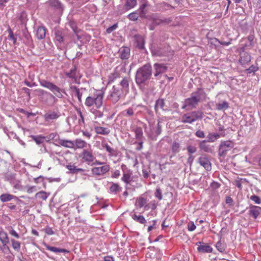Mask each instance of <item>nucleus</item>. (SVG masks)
<instances>
[{"instance_id":"nucleus-1","label":"nucleus","mask_w":261,"mask_h":261,"mask_svg":"<svg viewBox=\"0 0 261 261\" xmlns=\"http://www.w3.org/2000/svg\"><path fill=\"white\" fill-rule=\"evenodd\" d=\"M104 92L100 90H94L86 97L85 101V106L89 109L91 108L100 109L103 104Z\"/></svg>"},{"instance_id":"nucleus-2","label":"nucleus","mask_w":261,"mask_h":261,"mask_svg":"<svg viewBox=\"0 0 261 261\" xmlns=\"http://www.w3.org/2000/svg\"><path fill=\"white\" fill-rule=\"evenodd\" d=\"M152 74V68L149 64H146L139 68L136 74V82L138 85L141 86L147 80H148Z\"/></svg>"},{"instance_id":"nucleus-3","label":"nucleus","mask_w":261,"mask_h":261,"mask_svg":"<svg viewBox=\"0 0 261 261\" xmlns=\"http://www.w3.org/2000/svg\"><path fill=\"white\" fill-rule=\"evenodd\" d=\"M205 97V93L201 88H198L195 92L192 93L190 97L185 100V104L183 107L185 108L189 107L191 108H195L200 100Z\"/></svg>"},{"instance_id":"nucleus-4","label":"nucleus","mask_w":261,"mask_h":261,"mask_svg":"<svg viewBox=\"0 0 261 261\" xmlns=\"http://www.w3.org/2000/svg\"><path fill=\"white\" fill-rule=\"evenodd\" d=\"M40 83L42 87L49 89L57 97L62 98L63 97V93H64V90L56 85L46 80H42Z\"/></svg>"},{"instance_id":"nucleus-5","label":"nucleus","mask_w":261,"mask_h":261,"mask_svg":"<svg viewBox=\"0 0 261 261\" xmlns=\"http://www.w3.org/2000/svg\"><path fill=\"white\" fill-rule=\"evenodd\" d=\"M125 94L119 86L115 85L110 91L108 98L113 103H115Z\"/></svg>"},{"instance_id":"nucleus-6","label":"nucleus","mask_w":261,"mask_h":261,"mask_svg":"<svg viewBox=\"0 0 261 261\" xmlns=\"http://www.w3.org/2000/svg\"><path fill=\"white\" fill-rule=\"evenodd\" d=\"M203 113L201 111H193L184 114L182 117L181 122L192 123L198 119L202 118Z\"/></svg>"},{"instance_id":"nucleus-7","label":"nucleus","mask_w":261,"mask_h":261,"mask_svg":"<svg viewBox=\"0 0 261 261\" xmlns=\"http://www.w3.org/2000/svg\"><path fill=\"white\" fill-rule=\"evenodd\" d=\"M234 143L230 140L221 141L219 148V154L224 156L228 151L230 150L234 147Z\"/></svg>"},{"instance_id":"nucleus-8","label":"nucleus","mask_w":261,"mask_h":261,"mask_svg":"<svg viewBox=\"0 0 261 261\" xmlns=\"http://www.w3.org/2000/svg\"><path fill=\"white\" fill-rule=\"evenodd\" d=\"M80 157L89 165L92 164L95 160V156L91 150L84 149L81 153Z\"/></svg>"},{"instance_id":"nucleus-9","label":"nucleus","mask_w":261,"mask_h":261,"mask_svg":"<svg viewBox=\"0 0 261 261\" xmlns=\"http://www.w3.org/2000/svg\"><path fill=\"white\" fill-rule=\"evenodd\" d=\"M61 115L58 111H49L44 115L43 117L45 122L49 123L58 119Z\"/></svg>"},{"instance_id":"nucleus-10","label":"nucleus","mask_w":261,"mask_h":261,"mask_svg":"<svg viewBox=\"0 0 261 261\" xmlns=\"http://www.w3.org/2000/svg\"><path fill=\"white\" fill-rule=\"evenodd\" d=\"M110 166L108 165H103L101 167H94L91 171L93 174L96 175H103L110 170Z\"/></svg>"},{"instance_id":"nucleus-11","label":"nucleus","mask_w":261,"mask_h":261,"mask_svg":"<svg viewBox=\"0 0 261 261\" xmlns=\"http://www.w3.org/2000/svg\"><path fill=\"white\" fill-rule=\"evenodd\" d=\"M56 145L62 146L66 148H73L74 147V143L73 141L65 140L63 139H58L56 140Z\"/></svg>"},{"instance_id":"nucleus-12","label":"nucleus","mask_w":261,"mask_h":261,"mask_svg":"<svg viewBox=\"0 0 261 261\" xmlns=\"http://www.w3.org/2000/svg\"><path fill=\"white\" fill-rule=\"evenodd\" d=\"M198 162L206 170L210 171L211 170V164L209 159L206 156L203 155L199 158Z\"/></svg>"},{"instance_id":"nucleus-13","label":"nucleus","mask_w":261,"mask_h":261,"mask_svg":"<svg viewBox=\"0 0 261 261\" xmlns=\"http://www.w3.org/2000/svg\"><path fill=\"white\" fill-rule=\"evenodd\" d=\"M101 149H105L108 152L110 156H116L117 155V150L111 147L105 141L101 142Z\"/></svg>"},{"instance_id":"nucleus-14","label":"nucleus","mask_w":261,"mask_h":261,"mask_svg":"<svg viewBox=\"0 0 261 261\" xmlns=\"http://www.w3.org/2000/svg\"><path fill=\"white\" fill-rule=\"evenodd\" d=\"M121 169L123 171V176L121 178L122 180L126 184L129 183L132 173L127 169L126 166L125 165L123 164L121 165Z\"/></svg>"},{"instance_id":"nucleus-15","label":"nucleus","mask_w":261,"mask_h":261,"mask_svg":"<svg viewBox=\"0 0 261 261\" xmlns=\"http://www.w3.org/2000/svg\"><path fill=\"white\" fill-rule=\"evenodd\" d=\"M240 52V59L239 62L242 65H246L251 61V56L246 51H239Z\"/></svg>"},{"instance_id":"nucleus-16","label":"nucleus","mask_w":261,"mask_h":261,"mask_svg":"<svg viewBox=\"0 0 261 261\" xmlns=\"http://www.w3.org/2000/svg\"><path fill=\"white\" fill-rule=\"evenodd\" d=\"M155 69L154 76L158 77L160 74H162L167 69V66L163 64L155 63L154 64Z\"/></svg>"},{"instance_id":"nucleus-17","label":"nucleus","mask_w":261,"mask_h":261,"mask_svg":"<svg viewBox=\"0 0 261 261\" xmlns=\"http://www.w3.org/2000/svg\"><path fill=\"white\" fill-rule=\"evenodd\" d=\"M116 86H119L120 89L123 91V92L126 94L129 89V84H128V80L127 77L123 78L122 81L120 82V83L117 85Z\"/></svg>"},{"instance_id":"nucleus-18","label":"nucleus","mask_w":261,"mask_h":261,"mask_svg":"<svg viewBox=\"0 0 261 261\" xmlns=\"http://www.w3.org/2000/svg\"><path fill=\"white\" fill-rule=\"evenodd\" d=\"M261 212V207L258 206L251 205L249 207V215L256 219Z\"/></svg>"},{"instance_id":"nucleus-19","label":"nucleus","mask_w":261,"mask_h":261,"mask_svg":"<svg viewBox=\"0 0 261 261\" xmlns=\"http://www.w3.org/2000/svg\"><path fill=\"white\" fill-rule=\"evenodd\" d=\"M199 147L201 150L206 152L212 153L213 151V147L207 144L205 141H202L200 142Z\"/></svg>"},{"instance_id":"nucleus-20","label":"nucleus","mask_w":261,"mask_h":261,"mask_svg":"<svg viewBox=\"0 0 261 261\" xmlns=\"http://www.w3.org/2000/svg\"><path fill=\"white\" fill-rule=\"evenodd\" d=\"M44 246L46 247V248L50 251L55 252V253H68L69 251L65 249H62V248H59L55 247H52L48 245H47L46 243H43Z\"/></svg>"},{"instance_id":"nucleus-21","label":"nucleus","mask_w":261,"mask_h":261,"mask_svg":"<svg viewBox=\"0 0 261 261\" xmlns=\"http://www.w3.org/2000/svg\"><path fill=\"white\" fill-rule=\"evenodd\" d=\"M120 58L124 59H127L129 57L130 49L128 47H122L119 50Z\"/></svg>"},{"instance_id":"nucleus-22","label":"nucleus","mask_w":261,"mask_h":261,"mask_svg":"<svg viewBox=\"0 0 261 261\" xmlns=\"http://www.w3.org/2000/svg\"><path fill=\"white\" fill-rule=\"evenodd\" d=\"M131 217L134 221L142 224L145 225L147 222L144 216L140 215H137L136 213L132 214Z\"/></svg>"},{"instance_id":"nucleus-23","label":"nucleus","mask_w":261,"mask_h":261,"mask_svg":"<svg viewBox=\"0 0 261 261\" xmlns=\"http://www.w3.org/2000/svg\"><path fill=\"white\" fill-rule=\"evenodd\" d=\"M70 89L72 91V96L77 97L79 101L82 102V93L80 91V89L74 86H71Z\"/></svg>"},{"instance_id":"nucleus-24","label":"nucleus","mask_w":261,"mask_h":261,"mask_svg":"<svg viewBox=\"0 0 261 261\" xmlns=\"http://www.w3.org/2000/svg\"><path fill=\"white\" fill-rule=\"evenodd\" d=\"M137 106L135 105H133L130 107L128 109L124 110L122 113L123 116L127 117V116H132L134 114L135 112L137 110Z\"/></svg>"},{"instance_id":"nucleus-25","label":"nucleus","mask_w":261,"mask_h":261,"mask_svg":"<svg viewBox=\"0 0 261 261\" xmlns=\"http://www.w3.org/2000/svg\"><path fill=\"white\" fill-rule=\"evenodd\" d=\"M221 136L224 137L225 134L223 133H210L207 136V138L209 142H214Z\"/></svg>"},{"instance_id":"nucleus-26","label":"nucleus","mask_w":261,"mask_h":261,"mask_svg":"<svg viewBox=\"0 0 261 261\" xmlns=\"http://www.w3.org/2000/svg\"><path fill=\"white\" fill-rule=\"evenodd\" d=\"M95 131L96 134L103 135H107L110 132V130L109 128L101 126L95 127Z\"/></svg>"},{"instance_id":"nucleus-27","label":"nucleus","mask_w":261,"mask_h":261,"mask_svg":"<svg viewBox=\"0 0 261 261\" xmlns=\"http://www.w3.org/2000/svg\"><path fill=\"white\" fill-rule=\"evenodd\" d=\"M46 34V29L43 27H40L36 31V36L38 39H43Z\"/></svg>"},{"instance_id":"nucleus-28","label":"nucleus","mask_w":261,"mask_h":261,"mask_svg":"<svg viewBox=\"0 0 261 261\" xmlns=\"http://www.w3.org/2000/svg\"><path fill=\"white\" fill-rule=\"evenodd\" d=\"M95 108L89 109L90 112L92 113L95 117V119L101 118L103 116V112Z\"/></svg>"},{"instance_id":"nucleus-29","label":"nucleus","mask_w":261,"mask_h":261,"mask_svg":"<svg viewBox=\"0 0 261 261\" xmlns=\"http://www.w3.org/2000/svg\"><path fill=\"white\" fill-rule=\"evenodd\" d=\"M146 203V199L144 197H141L136 200L135 205L136 206L138 207L139 208H141L142 207H145V206L147 205Z\"/></svg>"},{"instance_id":"nucleus-30","label":"nucleus","mask_w":261,"mask_h":261,"mask_svg":"<svg viewBox=\"0 0 261 261\" xmlns=\"http://www.w3.org/2000/svg\"><path fill=\"white\" fill-rule=\"evenodd\" d=\"M135 137L137 140H142L144 138L143 135V130L141 127H138L135 130Z\"/></svg>"},{"instance_id":"nucleus-31","label":"nucleus","mask_w":261,"mask_h":261,"mask_svg":"<svg viewBox=\"0 0 261 261\" xmlns=\"http://www.w3.org/2000/svg\"><path fill=\"white\" fill-rule=\"evenodd\" d=\"M73 142L74 143V146H76L77 148H83L87 145V143L81 139H76Z\"/></svg>"},{"instance_id":"nucleus-32","label":"nucleus","mask_w":261,"mask_h":261,"mask_svg":"<svg viewBox=\"0 0 261 261\" xmlns=\"http://www.w3.org/2000/svg\"><path fill=\"white\" fill-rule=\"evenodd\" d=\"M137 4V0H126L125 4V8L127 10L134 8Z\"/></svg>"},{"instance_id":"nucleus-33","label":"nucleus","mask_w":261,"mask_h":261,"mask_svg":"<svg viewBox=\"0 0 261 261\" xmlns=\"http://www.w3.org/2000/svg\"><path fill=\"white\" fill-rule=\"evenodd\" d=\"M198 250L202 252H212L213 248L209 245H200L198 247Z\"/></svg>"},{"instance_id":"nucleus-34","label":"nucleus","mask_w":261,"mask_h":261,"mask_svg":"<svg viewBox=\"0 0 261 261\" xmlns=\"http://www.w3.org/2000/svg\"><path fill=\"white\" fill-rule=\"evenodd\" d=\"M238 28L242 32H246L248 28V23L245 20H242L239 23Z\"/></svg>"},{"instance_id":"nucleus-35","label":"nucleus","mask_w":261,"mask_h":261,"mask_svg":"<svg viewBox=\"0 0 261 261\" xmlns=\"http://www.w3.org/2000/svg\"><path fill=\"white\" fill-rule=\"evenodd\" d=\"M165 105L164 100L163 99H159L156 101L155 105V110L157 111L159 109L164 110Z\"/></svg>"},{"instance_id":"nucleus-36","label":"nucleus","mask_w":261,"mask_h":261,"mask_svg":"<svg viewBox=\"0 0 261 261\" xmlns=\"http://www.w3.org/2000/svg\"><path fill=\"white\" fill-rule=\"evenodd\" d=\"M14 197V196L9 194H4L0 196V199L2 202H7L10 201Z\"/></svg>"},{"instance_id":"nucleus-37","label":"nucleus","mask_w":261,"mask_h":261,"mask_svg":"<svg viewBox=\"0 0 261 261\" xmlns=\"http://www.w3.org/2000/svg\"><path fill=\"white\" fill-rule=\"evenodd\" d=\"M55 38L56 41L60 43L63 42L64 41V35L60 31H57L55 33Z\"/></svg>"},{"instance_id":"nucleus-38","label":"nucleus","mask_w":261,"mask_h":261,"mask_svg":"<svg viewBox=\"0 0 261 261\" xmlns=\"http://www.w3.org/2000/svg\"><path fill=\"white\" fill-rule=\"evenodd\" d=\"M216 247L217 250L220 252H223L225 251L226 248V244L221 241H218L216 244Z\"/></svg>"},{"instance_id":"nucleus-39","label":"nucleus","mask_w":261,"mask_h":261,"mask_svg":"<svg viewBox=\"0 0 261 261\" xmlns=\"http://www.w3.org/2000/svg\"><path fill=\"white\" fill-rule=\"evenodd\" d=\"M32 139L37 144H40L44 141L45 140V137L41 135L33 136H32Z\"/></svg>"},{"instance_id":"nucleus-40","label":"nucleus","mask_w":261,"mask_h":261,"mask_svg":"<svg viewBox=\"0 0 261 261\" xmlns=\"http://www.w3.org/2000/svg\"><path fill=\"white\" fill-rule=\"evenodd\" d=\"M216 107L218 110H226L228 108V103L226 101H224L222 103L216 104Z\"/></svg>"},{"instance_id":"nucleus-41","label":"nucleus","mask_w":261,"mask_h":261,"mask_svg":"<svg viewBox=\"0 0 261 261\" xmlns=\"http://www.w3.org/2000/svg\"><path fill=\"white\" fill-rule=\"evenodd\" d=\"M121 188L117 184H113L110 187V191L111 193H117L120 191Z\"/></svg>"},{"instance_id":"nucleus-42","label":"nucleus","mask_w":261,"mask_h":261,"mask_svg":"<svg viewBox=\"0 0 261 261\" xmlns=\"http://www.w3.org/2000/svg\"><path fill=\"white\" fill-rule=\"evenodd\" d=\"M8 242V239L7 234L4 232H0V243L3 244Z\"/></svg>"},{"instance_id":"nucleus-43","label":"nucleus","mask_w":261,"mask_h":261,"mask_svg":"<svg viewBox=\"0 0 261 261\" xmlns=\"http://www.w3.org/2000/svg\"><path fill=\"white\" fill-rule=\"evenodd\" d=\"M36 196L44 200H45L48 197L46 193L44 191H40L39 192H38L37 193H36Z\"/></svg>"},{"instance_id":"nucleus-44","label":"nucleus","mask_w":261,"mask_h":261,"mask_svg":"<svg viewBox=\"0 0 261 261\" xmlns=\"http://www.w3.org/2000/svg\"><path fill=\"white\" fill-rule=\"evenodd\" d=\"M156 207V204L155 201H151L147 205L145 206V210L147 211L149 209L155 210Z\"/></svg>"},{"instance_id":"nucleus-45","label":"nucleus","mask_w":261,"mask_h":261,"mask_svg":"<svg viewBox=\"0 0 261 261\" xmlns=\"http://www.w3.org/2000/svg\"><path fill=\"white\" fill-rule=\"evenodd\" d=\"M258 70V67L257 65H252L249 68L246 70L247 73L250 74L251 73H254Z\"/></svg>"},{"instance_id":"nucleus-46","label":"nucleus","mask_w":261,"mask_h":261,"mask_svg":"<svg viewBox=\"0 0 261 261\" xmlns=\"http://www.w3.org/2000/svg\"><path fill=\"white\" fill-rule=\"evenodd\" d=\"M0 248L5 254H9L10 252L9 247L7 245V243H4L3 244L0 243Z\"/></svg>"},{"instance_id":"nucleus-47","label":"nucleus","mask_w":261,"mask_h":261,"mask_svg":"<svg viewBox=\"0 0 261 261\" xmlns=\"http://www.w3.org/2000/svg\"><path fill=\"white\" fill-rule=\"evenodd\" d=\"M254 38V36L253 35L250 34L249 35L247 39L249 41V45L248 46L250 47V48H252L254 46V43H253V40Z\"/></svg>"},{"instance_id":"nucleus-48","label":"nucleus","mask_w":261,"mask_h":261,"mask_svg":"<svg viewBox=\"0 0 261 261\" xmlns=\"http://www.w3.org/2000/svg\"><path fill=\"white\" fill-rule=\"evenodd\" d=\"M146 7V5L145 4H142L139 8V11L140 12V15L141 17H144L145 15V12L144 11V9Z\"/></svg>"},{"instance_id":"nucleus-49","label":"nucleus","mask_w":261,"mask_h":261,"mask_svg":"<svg viewBox=\"0 0 261 261\" xmlns=\"http://www.w3.org/2000/svg\"><path fill=\"white\" fill-rule=\"evenodd\" d=\"M179 144L176 142H174L173 143L172 145V151L176 153L179 151Z\"/></svg>"},{"instance_id":"nucleus-50","label":"nucleus","mask_w":261,"mask_h":261,"mask_svg":"<svg viewBox=\"0 0 261 261\" xmlns=\"http://www.w3.org/2000/svg\"><path fill=\"white\" fill-rule=\"evenodd\" d=\"M250 199L256 204L261 203V199L258 196L255 195H252L250 197Z\"/></svg>"},{"instance_id":"nucleus-51","label":"nucleus","mask_w":261,"mask_h":261,"mask_svg":"<svg viewBox=\"0 0 261 261\" xmlns=\"http://www.w3.org/2000/svg\"><path fill=\"white\" fill-rule=\"evenodd\" d=\"M66 168L70 171L71 173H76L77 167L74 165H68Z\"/></svg>"},{"instance_id":"nucleus-52","label":"nucleus","mask_w":261,"mask_h":261,"mask_svg":"<svg viewBox=\"0 0 261 261\" xmlns=\"http://www.w3.org/2000/svg\"><path fill=\"white\" fill-rule=\"evenodd\" d=\"M128 17L130 20L135 21L138 19V16L136 12H133L128 15Z\"/></svg>"},{"instance_id":"nucleus-53","label":"nucleus","mask_w":261,"mask_h":261,"mask_svg":"<svg viewBox=\"0 0 261 261\" xmlns=\"http://www.w3.org/2000/svg\"><path fill=\"white\" fill-rule=\"evenodd\" d=\"M43 231L48 235H53L55 234V232L53 231V229L48 226L44 228Z\"/></svg>"},{"instance_id":"nucleus-54","label":"nucleus","mask_w":261,"mask_h":261,"mask_svg":"<svg viewBox=\"0 0 261 261\" xmlns=\"http://www.w3.org/2000/svg\"><path fill=\"white\" fill-rule=\"evenodd\" d=\"M196 225L192 221H190L188 224V229L190 231H194L196 229Z\"/></svg>"},{"instance_id":"nucleus-55","label":"nucleus","mask_w":261,"mask_h":261,"mask_svg":"<svg viewBox=\"0 0 261 261\" xmlns=\"http://www.w3.org/2000/svg\"><path fill=\"white\" fill-rule=\"evenodd\" d=\"M155 196L159 200H161L162 199V192L160 188H156L155 192Z\"/></svg>"},{"instance_id":"nucleus-56","label":"nucleus","mask_w":261,"mask_h":261,"mask_svg":"<svg viewBox=\"0 0 261 261\" xmlns=\"http://www.w3.org/2000/svg\"><path fill=\"white\" fill-rule=\"evenodd\" d=\"M18 112L22 113L24 116L27 117V118L29 117L30 116L33 115L32 113L26 112L25 111L22 109H17V112Z\"/></svg>"},{"instance_id":"nucleus-57","label":"nucleus","mask_w":261,"mask_h":261,"mask_svg":"<svg viewBox=\"0 0 261 261\" xmlns=\"http://www.w3.org/2000/svg\"><path fill=\"white\" fill-rule=\"evenodd\" d=\"M56 136H57L56 133H51L49 135H47L46 137H45V140L47 141H49L54 140Z\"/></svg>"},{"instance_id":"nucleus-58","label":"nucleus","mask_w":261,"mask_h":261,"mask_svg":"<svg viewBox=\"0 0 261 261\" xmlns=\"http://www.w3.org/2000/svg\"><path fill=\"white\" fill-rule=\"evenodd\" d=\"M187 149L188 152L190 153L189 154H192V153L195 152L196 151V147L191 145L188 146L187 148Z\"/></svg>"},{"instance_id":"nucleus-59","label":"nucleus","mask_w":261,"mask_h":261,"mask_svg":"<svg viewBox=\"0 0 261 261\" xmlns=\"http://www.w3.org/2000/svg\"><path fill=\"white\" fill-rule=\"evenodd\" d=\"M75 72L76 70L75 68L72 69L70 70V72L67 73V75L68 77L72 79H74L75 77Z\"/></svg>"},{"instance_id":"nucleus-60","label":"nucleus","mask_w":261,"mask_h":261,"mask_svg":"<svg viewBox=\"0 0 261 261\" xmlns=\"http://www.w3.org/2000/svg\"><path fill=\"white\" fill-rule=\"evenodd\" d=\"M249 44L245 43L244 44H242L241 47L239 48V51H245L246 49H250L251 48H250L249 46H248Z\"/></svg>"},{"instance_id":"nucleus-61","label":"nucleus","mask_w":261,"mask_h":261,"mask_svg":"<svg viewBox=\"0 0 261 261\" xmlns=\"http://www.w3.org/2000/svg\"><path fill=\"white\" fill-rule=\"evenodd\" d=\"M196 136L200 138H203L205 137V135L202 130H198L195 133Z\"/></svg>"},{"instance_id":"nucleus-62","label":"nucleus","mask_w":261,"mask_h":261,"mask_svg":"<svg viewBox=\"0 0 261 261\" xmlns=\"http://www.w3.org/2000/svg\"><path fill=\"white\" fill-rule=\"evenodd\" d=\"M117 27L118 26H117V24H114V25L109 27L107 29V32L109 34L112 33L113 31H114L117 28Z\"/></svg>"},{"instance_id":"nucleus-63","label":"nucleus","mask_w":261,"mask_h":261,"mask_svg":"<svg viewBox=\"0 0 261 261\" xmlns=\"http://www.w3.org/2000/svg\"><path fill=\"white\" fill-rule=\"evenodd\" d=\"M152 224L149 226L147 228L148 232L151 231L153 229H154L155 227H154V225L156 223V220H153L152 221Z\"/></svg>"},{"instance_id":"nucleus-64","label":"nucleus","mask_w":261,"mask_h":261,"mask_svg":"<svg viewBox=\"0 0 261 261\" xmlns=\"http://www.w3.org/2000/svg\"><path fill=\"white\" fill-rule=\"evenodd\" d=\"M194 160V156L192 154H189V158L187 160V163L189 164L190 166L192 165Z\"/></svg>"}]
</instances>
